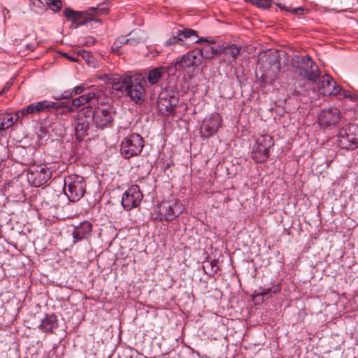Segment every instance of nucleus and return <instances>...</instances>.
<instances>
[{"instance_id": "obj_1", "label": "nucleus", "mask_w": 358, "mask_h": 358, "mask_svg": "<svg viewBox=\"0 0 358 358\" xmlns=\"http://www.w3.org/2000/svg\"><path fill=\"white\" fill-rule=\"evenodd\" d=\"M108 10V8L105 6V3H102L97 7H90L85 11H75L69 8H66L64 10V15L68 20L71 21L76 27H78L91 21L100 22V20H96L92 16L95 14L107 13Z\"/></svg>"}, {"instance_id": "obj_2", "label": "nucleus", "mask_w": 358, "mask_h": 358, "mask_svg": "<svg viewBox=\"0 0 358 358\" xmlns=\"http://www.w3.org/2000/svg\"><path fill=\"white\" fill-rule=\"evenodd\" d=\"M92 113V106H87L80 109L72 117L71 125L74 128L76 138L80 141L88 135L93 122Z\"/></svg>"}, {"instance_id": "obj_3", "label": "nucleus", "mask_w": 358, "mask_h": 358, "mask_svg": "<svg viewBox=\"0 0 358 358\" xmlns=\"http://www.w3.org/2000/svg\"><path fill=\"white\" fill-rule=\"evenodd\" d=\"M86 183L83 176L69 175L64 179V192L70 201H78L85 194Z\"/></svg>"}, {"instance_id": "obj_4", "label": "nucleus", "mask_w": 358, "mask_h": 358, "mask_svg": "<svg viewBox=\"0 0 358 358\" xmlns=\"http://www.w3.org/2000/svg\"><path fill=\"white\" fill-rule=\"evenodd\" d=\"M171 35L165 43V46H170L173 45H176L177 43L182 45V43L185 39L194 38L195 43H207L208 44H212L215 43L214 39H209L207 38H199L197 35V32L195 30L185 28L182 25H178L173 27L171 29Z\"/></svg>"}, {"instance_id": "obj_5", "label": "nucleus", "mask_w": 358, "mask_h": 358, "mask_svg": "<svg viewBox=\"0 0 358 358\" xmlns=\"http://www.w3.org/2000/svg\"><path fill=\"white\" fill-rule=\"evenodd\" d=\"M336 144L345 150H355L358 147V125L349 124L338 131Z\"/></svg>"}, {"instance_id": "obj_6", "label": "nucleus", "mask_w": 358, "mask_h": 358, "mask_svg": "<svg viewBox=\"0 0 358 358\" xmlns=\"http://www.w3.org/2000/svg\"><path fill=\"white\" fill-rule=\"evenodd\" d=\"M182 212V207L176 201H162L158 204L152 215L155 220L172 221Z\"/></svg>"}, {"instance_id": "obj_7", "label": "nucleus", "mask_w": 358, "mask_h": 358, "mask_svg": "<svg viewBox=\"0 0 358 358\" xmlns=\"http://www.w3.org/2000/svg\"><path fill=\"white\" fill-rule=\"evenodd\" d=\"M144 147V140L138 134H131L122 141L120 153L125 159L138 156Z\"/></svg>"}, {"instance_id": "obj_8", "label": "nucleus", "mask_w": 358, "mask_h": 358, "mask_svg": "<svg viewBox=\"0 0 358 358\" xmlns=\"http://www.w3.org/2000/svg\"><path fill=\"white\" fill-rule=\"evenodd\" d=\"M296 69L299 76L310 81H316L320 73L317 65L309 55L298 56L296 59Z\"/></svg>"}, {"instance_id": "obj_9", "label": "nucleus", "mask_w": 358, "mask_h": 358, "mask_svg": "<svg viewBox=\"0 0 358 358\" xmlns=\"http://www.w3.org/2000/svg\"><path fill=\"white\" fill-rule=\"evenodd\" d=\"M274 145L269 135H261L256 139L252 151V157L257 163H263L269 156L270 148Z\"/></svg>"}, {"instance_id": "obj_10", "label": "nucleus", "mask_w": 358, "mask_h": 358, "mask_svg": "<svg viewBox=\"0 0 358 358\" xmlns=\"http://www.w3.org/2000/svg\"><path fill=\"white\" fill-rule=\"evenodd\" d=\"M203 55L201 49H195L180 57L178 61L180 71H192L202 62Z\"/></svg>"}, {"instance_id": "obj_11", "label": "nucleus", "mask_w": 358, "mask_h": 358, "mask_svg": "<svg viewBox=\"0 0 358 358\" xmlns=\"http://www.w3.org/2000/svg\"><path fill=\"white\" fill-rule=\"evenodd\" d=\"M52 176V172L45 166H33L27 173L28 182L34 187H41L45 185Z\"/></svg>"}, {"instance_id": "obj_12", "label": "nucleus", "mask_w": 358, "mask_h": 358, "mask_svg": "<svg viewBox=\"0 0 358 358\" xmlns=\"http://www.w3.org/2000/svg\"><path fill=\"white\" fill-rule=\"evenodd\" d=\"M50 108L59 109L60 108V105L59 103H57L55 102L50 101L48 100H43L32 103L13 114L15 115V122H16L18 118L22 117L27 115L38 114L41 112L47 111Z\"/></svg>"}, {"instance_id": "obj_13", "label": "nucleus", "mask_w": 358, "mask_h": 358, "mask_svg": "<svg viewBox=\"0 0 358 358\" xmlns=\"http://www.w3.org/2000/svg\"><path fill=\"white\" fill-rule=\"evenodd\" d=\"M143 197V194L139 186L133 185L124 192L121 201L122 206L125 210H131L140 205Z\"/></svg>"}, {"instance_id": "obj_14", "label": "nucleus", "mask_w": 358, "mask_h": 358, "mask_svg": "<svg viewBox=\"0 0 358 358\" xmlns=\"http://www.w3.org/2000/svg\"><path fill=\"white\" fill-rule=\"evenodd\" d=\"M142 80L141 78L131 76L124 96L129 97L132 101L138 105L144 102L145 97V89L142 84Z\"/></svg>"}, {"instance_id": "obj_15", "label": "nucleus", "mask_w": 358, "mask_h": 358, "mask_svg": "<svg viewBox=\"0 0 358 358\" xmlns=\"http://www.w3.org/2000/svg\"><path fill=\"white\" fill-rule=\"evenodd\" d=\"M93 122L96 128L103 129L113 121L114 109L112 106L92 107Z\"/></svg>"}, {"instance_id": "obj_16", "label": "nucleus", "mask_w": 358, "mask_h": 358, "mask_svg": "<svg viewBox=\"0 0 358 358\" xmlns=\"http://www.w3.org/2000/svg\"><path fill=\"white\" fill-rule=\"evenodd\" d=\"M222 122V117L218 113H212L202 122L199 133L201 138H208L215 134Z\"/></svg>"}, {"instance_id": "obj_17", "label": "nucleus", "mask_w": 358, "mask_h": 358, "mask_svg": "<svg viewBox=\"0 0 358 358\" xmlns=\"http://www.w3.org/2000/svg\"><path fill=\"white\" fill-rule=\"evenodd\" d=\"M178 101V97L173 93L165 92L160 94L157 106L162 114L164 115H173Z\"/></svg>"}, {"instance_id": "obj_18", "label": "nucleus", "mask_w": 358, "mask_h": 358, "mask_svg": "<svg viewBox=\"0 0 358 358\" xmlns=\"http://www.w3.org/2000/svg\"><path fill=\"white\" fill-rule=\"evenodd\" d=\"M317 79L318 90L324 96L337 95L341 92V87L329 75L324 74Z\"/></svg>"}, {"instance_id": "obj_19", "label": "nucleus", "mask_w": 358, "mask_h": 358, "mask_svg": "<svg viewBox=\"0 0 358 358\" xmlns=\"http://www.w3.org/2000/svg\"><path fill=\"white\" fill-rule=\"evenodd\" d=\"M341 119L340 110L336 108H329L321 110L317 122L322 127L336 126Z\"/></svg>"}, {"instance_id": "obj_20", "label": "nucleus", "mask_w": 358, "mask_h": 358, "mask_svg": "<svg viewBox=\"0 0 358 358\" xmlns=\"http://www.w3.org/2000/svg\"><path fill=\"white\" fill-rule=\"evenodd\" d=\"M101 93L99 91H92L87 94H83L78 98L73 99L71 104L69 103H60V108H65L64 113H72L74 111L73 107H79L92 100H99Z\"/></svg>"}, {"instance_id": "obj_21", "label": "nucleus", "mask_w": 358, "mask_h": 358, "mask_svg": "<svg viewBox=\"0 0 358 358\" xmlns=\"http://www.w3.org/2000/svg\"><path fill=\"white\" fill-rule=\"evenodd\" d=\"M92 230V224L89 221H84L75 226L72 231L73 244L90 238Z\"/></svg>"}, {"instance_id": "obj_22", "label": "nucleus", "mask_w": 358, "mask_h": 358, "mask_svg": "<svg viewBox=\"0 0 358 358\" xmlns=\"http://www.w3.org/2000/svg\"><path fill=\"white\" fill-rule=\"evenodd\" d=\"M131 76L128 75H113L111 78V88L118 96H124Z\"/></svg>"}, {"instance_id": "obj_23", "label": "nucleus", "mask_w": 358, "mask_h": 358, "mask_svg": "<svg viewBox=\"0 0 358 358\" xmlns=\"http://www.w3.org/2000/svg\"><path fill=\"white\" fill-rule=\"evenodd\" d=\"M241 50V47L236 44H229L221 48V54L224 55V62L230 64L235 61Z\"/></svg>"}, {"instance_id": "obj_24", "label": "nucleus", "mask_w": 358, "mask_h": 358, "mask_svg": "<svg viewBox=\"0 0 358 358\" xmlns=\"http://www.w3.org/2000/svg\"><path fill=\"white\" fill-rule=\"evenodd\" d=\"M166 73L164 66L155 67L147 73V80L150 85H157Z\"/></svg>"}, {"instance_id": "obj_25", "label": "nucleus", "mask_w": 358, "mask_h": 358, "mask_svg": "<svg viewBox=\"0 0 358 358\" xmlns=\"http://www.w3.org/2000/svg\"><path fill=\"white\" fill-rule=\"evenodd\" d=\"M57 320L54 315H45L41 320V322L38 326L39 329L45 333H51L57 327Z\"/></svg>"}, {"instance_id": "obj_26", "label": "nucleus", "mask_w": 358, "mask_h": 358, "mask_svg": "<svg viewBox=\"0 0 358 358\" xmlns=\"http://www.w3.org/2000/svg\"><path fill=\"white\" fill-rule=\"evenodd\" d=\"M280 291L279 285H274L271 288H265L260 287L255 291V298L262 297V300L270 298L273 294H276Z\"/></svg>"}, {"instance_id": "obj_27", "label": "nucleus", "mask_w": 358, "mask_h": 358, "mask_svg": "<svg viewBox=\"0 0 358 358\" xmlns=\"http://www.w3.org/2000/svg\"><path fill=\"white\" fill-rule=\"evenodd\" d=\"M206 273L212 275L219 270L218 260L213 259L211 261H206L203 265Z\"/></svg>"}, {"instance_id": "obj_28", "label": "nucleus", "mask_w": 358, "mask_h": 358, "mask_svg": "<svg viewBox=\"0 0 358 358\" xmlns=\"http://www.w3.org/2000/svg\"><path fill=\"white\" fill-rule=\"evenodd\" d=\"M201 50L203 59H210L215 55H221V48L217 50L213 47H208L206 49H203Z\"/></svg>"}, {"instance_id": "obj_29", "label": "nucleus", "mask_w": 358, "mask_h": 358, "mask_svg": "<svg viewBox=\"0 0 358 358\" xmlns=\"http://www.w3.org/2000/svg\"><path fill=\"white\" fill-rule=\"evenodd\" d=\"M45 4L48 6L53 11L58 12L62 7L61 0H45Z\"/></svg>"}, {"instance_id": "obj_30", "label": "nucleus", "mask_w": 358, "mask_h": 358, "mask_svg": "<svg viewBox=\"0 0 358 358\" xmlns=\"http://www.w3.org/2000/svg\"><path fill=\"white\" fill-rule=\"evenodd\" d=\"M79 54L88 65L94 66V58L90 52L83 50L79 52Z\"/></svg>"}, {"instance_id": "obj_31", "label": "nucleus", "mask_w": 358, "mask_h": 358, "mask_svg": "<svg viewBox=\"0 0 358 358\" xmlns=\"http://www.w3.org/2000/svg\"><path fill=\"white\" fill-rule=\"evenodd\" d=\"M30 3L36 12H41L45 9V4L42 0H30Z\"/></svg>"}, {"instance_id": "obj_32", "label": "nucleus", "mask_w": 358, "mask_h": 358, "mask_svg": "<svg viewBox=\"0 0 358 358\" xmlns=\"http://www.w3.org/2000/svg\"><path fill=\"white\" fill-rule=\"evenodd\" d=\"M252 2L259 8H268L271 6L272 0H254Z\"/></svg>"}, {"instance_id": "obj_33", "label": "nucleus", "mask_w": 358, "mask_h": 358, "mask_svg": "<svg viewBox=\"0 0 358 358\" xmlns=\"http://www.w3.org/2000/svg\"><path fill=\"white\" fill-rule=\"evenodd\" d=\"M164 68L166 69V73L168 74H175L177 71H179L177 60L175 63H172L169 66H164Z\"/></svg>"}, {"instance_id": "obj_34", "label": "nucleus", "mask_w": 358, "mask_h": 358, "mask_svg": "<svg viewBox=\"0 0 358 358\" xmlns=\"http://www.w3.org/2000/svg\"><path fill=\"white\" fill-rule=\"evenodd\" d=\"M73 91L66 90L59 96H55L56 100L69 99L73 96Z\"/></svg>"}, {"instance_id": "obj_35", "label": "nucleus", "mask_w": 358, "mask_h": 358, "mask_svg": "<svg viewBox=\"0 0 358 358\" xmlns=\"http://www.w3.org/2000/svg\"><path fill=\"white\" fill-rule=\"evenodd\" d=\"M115 44L117 45V47H120L124 44H128V38H126L124 36H120L117 38Z\"/></svg>"}, {"instance_id": "obj_36", "label": "nucleus", "mask_w": 358, "mask_h": 358, "mask_svg": "<svg viewBox=\"0 0 358 358\" xmlns=\"http://www.w3.org/2000/svg\"><path fill=\"white\" fill-rule=\"evenodd\" d=\"M85 86L81 85L75 87L73 90V92L75 94H80L83 93L85 91Z\"/></svg>"}, {"instance_id": "obj_37", "label": "nucleus", "mask_w": 358, "mask_h": 358, "mask_svg": "<svg viewBox=\"0 0 358 358\" xmlns=\"http://www.w3.org/2000/svg\"><path fill=\"white\" fill-rule=\"evenodd\" d=\"M12 85H13V80H11L8 81V82L6 83L5 86L3 87V90H2L1 91H0V95H1L2 93H3V92H7V91L10 88V87L12 86Z\"/></svg>"}, {"instance_id": "obj_38", "label": "nucleus", "mask_w": 358, "mask_h": 358, "mask_svg": "<svg viewBox=\"0 0 358 358\" xmlns=\"http://www.w3.org/2000/svg\"><path fill=\"white\" fill-rule=\"evenodd\" d=\"M291 12L295 15H301L304 14V9L303 7H298L293 9Z\"/></svg>"}, {"instance_id": "obj_39", "label": "nucleus", "mask_w": 358, "mask_h": 358, "mask_svg": "<svg viewBox=\"0 0 358 358\" xmlns=\"http://www.w3.org/2000/svg\"><path fill=\"white\" fill-rule=\"evenodd\" d=\"M138 43H140V39H138V38H133V37H130V38H128V44L136 45Z\"/></svg>"}, {"instance_id": "obj_40", "label": "nucleus", "mask_w": 358, "mask_h": 358, "mask_svg": "<svg viewBox=\"0 0 358 358\" xmlns=\"http://www.w3.org/2000/svg\"><path fill=\"white\" fill-rule=\"evenodd\" d=\"M342 94L344 97H348V98H350V99H352V96H351V94L349 91H346V90H343L342 92Z\"/></svg>"}, {"instance_id": "obj_41", "label": "nucleus", "mask_w": 358, "mask_h": 358, "mask_svg": "<svg viewBox=\"0 0 358 358\" xmlns=\"http://www.w3.org/2000/svg\"><path fill=\"white\" fill-rule=\"evenodd\" d=\"M62 55L64 56L65 57H66L68 59H69L70 61H72V62H75L76 61V59L74 58L72 56H69L67 53H62Z\"/></svg>"}, {"instance_id": "obj_42", "label": "nucleus", "mask_w": 358, "mask_h": 358, "mask_svg": "<svg viewBox=\"0 0 358 358\" xmlns=\"http://www.w3.org/2000/svg\"><path fill=\"white\" fill-rule=\"evenodd\" d=\"M277 6L279 7L281 10H285L286 11H290L289 9L286 8L285 6H282L280 3H276Z\"/></svg>"}, {"instance_id": "obj_43", "label": "nucleus", "mask_w": 358, "mask_h": 358, "mask_svg": "<svg viewBox=\"0 0 358 358\" xmlns=\"http://www.w3.org/2000/svg\"><path fill=\"white\" fill-rule=\"evenodd\" d=\"M357 2H358V0H357Z\"/></svg>"}]
</instances>
